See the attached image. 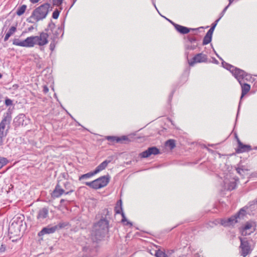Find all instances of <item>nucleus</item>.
<instances>
[{
	"mask_svg": "<svg viewBox=\"0 0 257 257\" xmlns=\"http://www.w3.org/2000/svg\"><path fill=\"white\" fill-rule=\"evenodd\" d=\"M48 37L47 33L42 32L39 36L28 37L23 41L16 39L13 41V44L16 46L27 48L33 47L35 45L42 47L48 43Z\"/></svg>",
	"mask_w": 257,
	"mask_h": 257,
	"instance_id": "1",
	"label": "nucleus"
},
{
	"mask_svg": "<svg viewBox=\"0 0 257 257\" xmlns=\"http://www.w3.org/2000/svg\"><path fill=\"white\" fill-rule=\"evenodd\" d=\"M52 11V7L48 3L43 4L36 8L32 12L27 21L30 23H34L45 19L49 12Z\"/></svg>",
	"mask_w": 257,
	"mask_h": 257,
	"instance_id": "2",
	"label": "nucleus"
},
{
	"mask_svg": "<svg viewBox=\"0 0 257 257\" xmlns=\"http://www.w3.org/2000/svg\"><path fill=\"white\" fill-rule=\"evenodd\" d=\"M247 208V206H245L241 208L237 213L230 217L227 219H222L221 220V224L224 227L233 226L238 222V218H242L245 215V208Z\"/></svg>",
	"mask_w": 257,
	"mask_h": 257,
	"instance_id": "3",
	"label": "nucleus"
},
{
	"mask_svg": "<svg viewBox=\"0 0 257 257\" xmlns=\"http://www.w3.org/2000/svg\"><path fill=\"white\" fill-rule=\"evenodd\" d=\"M110 177L107 175L101 176L90 182L84 183L90 188L94 189H99L107 186L110 181Z\"/></svg>",
	"mask_w": 257,
	"mask_h": 257,
	"instance_id": "4",
	"label": "nucleus"
},
{
	"mask_svg": "<svg viewBox=\"0 0 257 257\" xmlns=\"http://www.w3.org/2000/svg\"><path fill=\"white\" fill-rule=\"evenodd\" d=\"M24 216L18 217L13 221L9 226V231L10 233L15 235H18L20 231V227L22 225V221Z\"/></svg>",
	"mask_w": 257,
	"mask_h": 257,
	"instance_id": "5",
	"label": "nucleus"
},
{
	"mask_svg": "<svg viewBox=\"0 0 257 257\" xmlns=\"http://www.w3.org/2000/svg\"><path fill=\"white\" fill-rule=\"evenodd\" d=\"M239 239L240 241V245L239 246L240 248V255L243 257H245L251 253V249L250 245L246 238H242V237H239Z\"/></svg>",
	"mask_w": 257,
	"mask_h": 257,
	"instance_id": "6",
	"label": "nucleus"
},
{
	"mask_svg": "<svg viewBox=\"0 0 257 257\" xmlns=\"http://www.w3.org/2000/svg\"><path fill=\"white\" fill-rule=\"evenodd\" d=\"M231 73L239 84H241V82L244 81V79H247V77L249 76L243 70L237 68H233Z\"/></svg>",
	"mask_w": 257,
	"mask_h": 257,
	"instance_id": "7",
	"label": "nucleus"
},
{
	"mask_svg": "<svg viewBox=\"0 0 257 257\" xmlns=\"http://www.w3.org/2000/svg\"><path fill=\"white\" fill-rule=\"evenodd\" d=\"M207 56L206 55L200 53L195 55L193 58L188 61V64L190 66H193L196 63H205L207 61Z\"/></svg>",
	"mask_w": 257,
	"mask_h": 257,
	"instance_id": "8",
	"label": "nucleus"
},
{
	"mask_svg": "<svg viewBox=\"0 0 257 257\" xmlns=\"http://www.w3.org/2000/svg\"><path fill=\"white\" fill-rule=\"evenodd\" d=\"M93 228L100 229L102 234L107 233L108 231V221L105 218H101L94 224Z\"/></svg>",
	"mask_w": 257,
	"mask_h": 257,
	"instance_id": "9",
	"label": "nucleus"
},
{
	"mask_svg": "<svg viewBox=\"0 0 257 257\" xmlns=\"http://www.w3.org/2000/svg\"><path fill=\"white\" fill-rule=\"evenodd\" d=\"M12 120V115L10 111L4 113V117L0 122V128L8 131Z\"/></svg>",
	"mask_w": 257,
	"mask_h": 257,
	"instance_id": "10",
	"label": "nucleus"
},
{
	"mask_svg": "<svg viewBox=\"0 0 257 257\" xmlns=\"http://www.w3.org/2000/svg\"><path fill=\"white\" fill-rule=\"evenodd\" d=\"M29 122L30 119L23 113L19 114L14 119V123L16 126H19L20 125L26 126Z\"/></svg>",
	"mask_w": 257,
	"mask_h": 257,
	"instance_id": "11",
	"label": "nucleus"
},
{
	"mask_svg": "<svg viewBox=\"0 0 257 257\" xmlns=\"http://www.w3.org/2000/svg\"><path fill=\"white\" fill-rule=\"evenodd\" d=\"M63 223H60L58 225L54 226L48 225L44 227L41 231L38 233L39 236L43 235L46 234H50L54 233L56 230L61 228L63 227Z\"/></svg>",
	"mask_w": 257,
	"mask_h": 257,
	"instance_id": "12",
	"label": "nucleus"
},
{
	"mask_svg": "<svg viewBox=\"0 0 257 257\" xmlns=\"http://www.w3.org/2000/svg\"><path fill=\"white\" fill-rule=\"evenodd\" d=\"M160 153L159 149L156 147L149 148L145 151L140 153L139 156L141 158H146L149 157L151 155H156Z\"/></svg>",
	"mask_w": 257,
	"mask_h": 257,
	"instance_id": "13",
	"label": "nucleus"
},
{
	"mask_svg": "<svg viewBox=\"0 0 257 257\" xmlns=\"http://www.w3.org/2000/svg\"><path fill=\"white\" fill-rule=\"evenodd\" d=\"M102 231L100 229L97 228H93L92 231V236L93 239L95 240V241L100 240L103 237H105L106 233H101Z\"/></svg>",
	"mask_w": 257,
	"mask_h": 257,
	"instance_id": "14",
	"label": "nucleus"
},
{
	"mask_svg": "<svg viewBox=\"0 0 257 257\" xmlns=\"http://www.w3.org/2000/svg\"><path fill=\"white\" fill-rule=\"evenodd\" d=\"M237 144L238 148L236 152L238 153L248 152L251 149L250 146L243 144L238 139H237Z\"/></svg>",
	"mask_w": 257,
	"mask_h": 257,
	"instance_id": "15",
	"label": "nucleus"
},
{
	"mask_svg": "<svg viewBox=\"0 0 257 257\" xmlns=\"http://www.w3.org/2000/svg\"><path fill=\"white\" fill-rule=\"evenodd\" d=\"M49 210L46 207H44L39 211L37 218L40 220H42L48 216Z\"/></svg>",
	"mask_w": 257,
	"mask_h": 257,
	"instance_id": "16",
	"label": "nucleus"
},
{
	"mask_svg": "<svg viewBox=\"0 0 257 257\" xmlns=\"http://www.w3.org/2000/svg\"><path fill=\"white\" fill-rule=\"evenodd\" d=\"M241 87V95L240 98L242 99L250 90V85L245 83L244 81L240 84Z\"/></svg>",
	"mask_w": 257,
	"mask_h": 257,
	"instance_id": "17",
	"label": "nucleus"
},
{
	"mask_svg": "<svg viewBox=\"0 0 257 257\" xmlns=\"http://www.w3.org/2000/svg\"><path fill=\"white\" fill-rule=\"evenodd\" d=\"M110 162V161L105 160L99 164L93 171L95 174H97L104 170L107 167Z\"/></svg>",
	"mask_w": 257,
	"mask_h": 257,
	"instance_id": "18",
	"label": "nucleus"
},
{
	"mask_svg": "<svg viewBox=\"0 0 257 257\" xmlns=\"http://www.w3.org/2000/svg\"><path fill=\"white\" fill-rule=\"evenodd\" d=\"M174 27L178 32L183 34H187L190 32L189 28L178 24H174Z\"/></svg>",
	"mask_w": 257,
	"mask_h": 257,
	"instance_id": "19",
	"label": "nucleus"
},
{
	"mask_svg": "<svg viewBox=\"0 0 257 257\" xmlns=\"http://www.w3.org/2000/svg\"><path fill=\"white\" fill-rule=\"evenodd\" d=\"M122 202L121 200H119L117 202V205H118L119 204L120 207H118L116 206L115 207V213L117 214H121L122 218H123L125 217V214L124 212L122 211V206H121Z\"/></svg>",
	"mask_w": 257,
	"mask_h": 257,
	"instance_id": "20",
	"label": "nucleus"
},
{
	"mask_svg": "<svg viewBox=\"0 0 257 257\" xmlns=\"http://www.w3.org/2000/svg\"><path fill=\"white\" fill-rule=\"evenodd\" d=\"M17 30L16 27L15 26H12L9 30V31L7 32V33L6 34L5 38H4V41H7L9 38L12 36Z\"/></svg>",
	"mask_w": 257,
	"mask_h": 257,
	"instance_id": "21",
	"label": "nucleus"
},
{
	"mask_svg": "<svg viewBox=\"0 0 257 257\" xmlns=\"http://www.w3.org/2000/svg\"><path fill=\"white\" fill-rule=\"evenodd\" d=\"M95 175L96 174L94 171L90 172L86 174L81 175L79 178V180L81 181L84 179H87L90 178Z\"/></svg>",
	"mask_w": 257,
	"mask_h": 257,
	"instance_id": "22",
	"label": "nucleus"
},
{
	"mask_svg": "<svg viewBox=\"0 0 257 257\" xmlns=\"http://www.w3.org/2000/svg\"><path fill=\"white\" fill-rule=\"evenodd\" d=\"M252 225L251 223L249 222H247L245 225L243 227L242 231H241V234L242 235H246L247 234H249L250 232L247 233V230L251 228Z\"/></svg>",
	"mask_w": 257,
	"mask_h": 257,
	"instance_id": "23",
	"label": "nucleus"
},
{
	"mask_svg": "<svg viewBox=\"0 0 257 257\" xmlns=\"http://www.w3.org/2000/svg\"><path fill=\"white\" fill-rule=\"evenodd\" d=\"M165 145L170 148L171 150L173 149L176 147L175 141L173 139H170L168 140Z\"/></svg>",
	"mask_w": 257,
	"mask_h": 257,
	"instance_id": "24",
	"label": "nucleus"
},
{
	"mask_svg": "<svg viewBox=\"0 0 257 257\" xmlns=\"http://www.w3.org/2000/svg\"><path fill=\"white\" fill-rule=\"evenodd\" d=\"M27 9V6L25 5H23L22 6L18 8L17 11V15L20 16L22 15L25 12Z\"/></svg>",
	"mask_w": 257,
	"mask_h": 257,
	"instance_id": "25",
	"label": "nucleus"
},
{
	"mask_svg": "<svg viewBox=\"0 0 257 257\" xmlns=\"http://www.w3.org/2000/svg\"><path fill=\"white\" fill-rule=\"evenodd\" d=\"M212 39V37L210 36H209L207 34L205 36L203 40V45H206L208 44H209L211 41Z\"/></svg>",
	"mask_w": 257,
	"mask_h": 257,
	"instance_id": "26",
	"label": "nucleus"
},
{
	"mask_svg": "<svg viewBox=\"0 0 257 257\" xmlns=\"http://www.w3.org/2000/svg\"><path fill=\"white\" fill-rule=\"evenodd\" d=\"M106 139L111 143H118V137L115 136H107Z\"/></svg>",
	"mask_w": 257,
	"mask_h": 257,
	"instance_id": "27",
	"label": "nucleus"
},
{
	"mask_svg": "<svg viewBox=\"0 0 257 257\" xmlns=\"http://www.w3.org/2000/svg\"><path fill=\"white\" fill-rule=\"evenodd\" d=\"M155 255L156 257H168L164 252L160 249L155 251Z\"/></svg>",
	"mask_w": 257,
	"mask_h": 257,
	"instance_id": "28",
	"label": "nucleus"
},
{
	"mask_svg": "<svg viewBox=\"0 0 257 257\" xmlns=\"http://www.w3.org/2000/svg\"><path fill=\"white\" fill-rule=\"evenodd\" d=\"M8 161L7 158L0 157V169L7 164Z\"/></svg>",
	"mask_w": 257,
	"mask_h": 257,
	"instance_id": "29",
	"label": "nucleus"
},
{
	"mask_svg": "<svg viewBox=\"0 0 257 257\" xmlns=\"http://www.w3.org/2000/svg\"><path fill=\"white\" fill-rule=\"evenodd\" d=\"M60 181H58V183L56 186L55 190L53 191V193H63V190L60 186Z\"/></svg>",
	"mask_w": 257,
	"mask_h": 257,
	"instance_id": "30",
	"label": "nucleus"
},
{
	"mask_svg": "<svg viewBox=\"0 0 257 257\" xmlns=\"http://www.w3.org/2000/svg\"><path fill=\"white\" fill-rule=\"evenodd\" d=\"M130 140L127 136H123L118 137V143L129 142Z\"/></svg>",
	"mask_w": 257,
	"mask_h": 257,
	"instance_id": "31",
	"label": "nucleus"
},
{
	"mask_svg": "<svg viewBox=\"0 0 257 257\" xmlns=\"http://www.w3.org/2000/svg\"><path fill=\"white\" fill-rule=\"evenodd\" d=\"M7 130H2L0 128V137L5 138L8 134Z\"/></svg>",
	"mask_w": 257,
	"mask_h": 257,
	"instance_id": "32",
	"label": "nucleus"
},
{
	"mask_svg": "<svg viewBox=\"0 0 257 257\" xmlns=\"http://www.w3.org/2000/svg\"><path fill=\"white\" fill-rule=\"evenodd\" d=\"M59 15V11L58 10H55L52 14V17L54 19H57Z\"/></svg>",
	"mask_w": 257,
	"mask_h": 257,
	"instance_id": "33",
	"label": "nucleus"
},
{
	"mask_svg": "<svg viewBox=\"0 0 257 257\" xmlns=\"http://www.w3.org/2000/svg\"><path fill=\"white\" fill-rule=\"evenodd\" d=\"M5 103L7 106L12 105L13 104V101L11 99L7 98Z\"/></svg>",
	"mask_w": 257,
	"mask_h": 257,
	"instance_id": "34",
	"label": "nucleus"
},
{
	"mask_svg": "<svg viewBox=\"0 0 257 257\" xmlns=\"http://www.w3.org/2000/svg\"><path fill=\"white\" fill-rule=\"evenodd\" d=\"M121 222L123 223H124L125 222H126V223L124 224L125 225H130L131 226L133 225L132 223L130 221H128L125 217L122 218Z\"/></svg>",
	"mask_w": 257,
	"mask_h": 257,
	"instance_id": "35",
	"label": "nucleus"
},
{
	"mask_svg": "<svg viewBox=\"0 0 257 257\" xmlns=\"http://www.w3.org/2000/svg\"><path fill=\"white\" fill-rule=\"evenodd\" d=\"M255 204H257V198L249 202L248 203V205H249L250 207H251L252 206L254 205Z\"/></svg>",
	"mask_w": 257,
	"mask_h": 257,
	"instance_id": "36",
	"label": "nucleus"
},
{
	"mask_svg": "<svg viewBox=\"0 0 257 257\" xmlns=\"http://www.w3.org/2000/svg\"><path fill=\"white\" fill-rule=\"evenodd\" d=\"M5 250H6V246L4 244H2L0 245V253H2L3 252H5Z\"/></svg>",
	"mask_w": 257,
	"mask_h": 257,
	"instance_id": "37",
	"label": "nucleus"
},
{
	"mask_svg": "<svg viewBox=\"0 0 257 257\" xmlns=\"http://www.w3.org/2000/svg\"><path fill=\"white\" fill-rule=\"evenodd\" d=\"M214 29H213V28H211L207 32V33H206L207 35H209V36H210L212 37V34L213 33V31H214Z\"/></svg>",
	"mask_w": 257,
	"mask_h": 257,
	"instance_id": "38",
	"label": "nucleus"
},
{
	"mask_svg": "<svg viewBox=\"0 0 257 257\" xmlns=\"http://www.w3.org/2000/svg\"><path fill=\"white\" fill-rule=\"evenodd\" d=\"M109 211L108 210V209H104L103 210V213L104 214V215H105V216L106 217L107 216H109L110 214H109Z\"/></svg>",
	"mask_w": 257,
	"mask_h": 257,
	"instance_id": "39",
	"label": "nucleus"
},
{
	"mask_svg": "<svg viewBox=\"0 0 257 257\" xmlns=\"http://www.w3.org/2000/svg\"><path fill=\"white\" fill-rule=\"evenodd\" d=\"M55 5L59 6L61 5L63 2V0H53Z\"/></svg>",
	"mask_w": 257,
	"mask_h": 257,
	"instance_id": "40",
	"label": "nucleus"
},
{
	"mask_svg": "<svg viewBox=\"0 0 257 257\" xmlns=\"http://www.w3.org/2000/svg\"><path fill=\"white\" fill-rule=\"evenodd\" d=\"M43 91L44 93H47L49 91V88L47 86L45 85L43 87Z\"/></svg>",
	"mask_w": 257,
	"mask_h": 257,
	"instance_id": "41",
	"label": "nucleus"
},
{
	"mask_svg": "<svg viewBox=\"0 0 257 257\" xmlns=\"http://www.w3.org/2000/svg\"><path fill=\"white\" fill-rule=\"evenodd\" d=\"M5 138H4V137H0V146H2L4 145Z\"/></svg>",
	"mask_w": 257,
	"mask_h": 257,
	"instance_id": "42",
	"label": "nucleus"
},
{
	"mask_svg": "<svg viewBox=\"0 0 257 257\" xmlns=\"http://www.w3.org/2000/svg\"><path fill=\"white\" fill-rule=\"evenodd\" d=\"M50 46V50L52 51L54 50V48H55V45H54V43H51L50 44V46Z\"/></svg>",
	"mask_w": 257,
	"mask_h": 257,
	"instance_id": "43",
	"label": "nucleus"
},
{
	"mask_svg": "<svg viewBox=\"0 0 257 257\" xmlns=\"http://www.w3.org/2000/svg\"><path fill=\"white\" fill-rule=\"evenodd\" d=\"M218 21H219V19L216 20L215 21V22L214 24H212V26L211 28H213V29H214L215 27H216V26L217 25V23L218 22Z\"/></svg>",
	"mask_w": 257,
	"mask_h": 257,
	"instance_id": "44",
	"label": "nucleus"
},
{
	"mask_svg": "<svg viewBox=\"0 0 257 257\" xmlns=\"http://www.w3.org/2000/svg\"><path fill=\"white\" fill-rule=\"evenodd\" d=\"M40 0H30V2L32 4L38 3Z\"/></svg>",
	"mask_w": 257,
	"mask_h": 257,
	"instance_id": "45",
	"label": "nucleus"
},
{
	"mask_svg": "<svg viewBox=\"0 0 257 257\" xmlns=\"http://www.w3.org/2000/svg\"><path fill=\"white\" fill-rule=\"evenodd\" d=\"M57 195L55 196L56 197H59L61 195H62V194L61 193H60V194H56Z\"/></svg>",
	"mask_w": 257,
	"mask_h": 257,
	"instance_id": "46",
	"label": "nucleus"
},
{
	"mask_svg": "<svg viewBox=\"0 0 257 257\" xmlns=\"http://www.w3.org/2000/svg\"><path fill=\"white\" fill-rule=\"evenodd\" d=\"M234 0H229V5L231 4Z\"/></svg>",
	"mask_w": 257,
	"mask_h": 257,
	"instance_id": "47",
	"label": "nucleus"
},
{
	"mask_svg": "<svg viewBox=\"0 0 257 257\" xmlns=\"http://www.w3.org/2000/svg\"><path fill=\"white\" fill-rule=\"evenodd\" d=\"M63 201H64L63 199H61V201H60V202L62 203Z\"/></svg>",
	"mask_w": 257,
	"mask_h": 257,
	"instance_id": "48",
	"label": "nucleus"
},
{
	"mask_svg": "<svg viewBox=\"0 0 257 257\" xmlns=\"http://www.w3.org/2000/svg\"><path fill=\"white\" fill-rule=\"evenodd\" d=\"M2 77V75L0 73V78Z\"/></svg>",
	"mask_w": 257,
	"mask_h": 257,
	"instance_id": "49",
	"label": "nucleus"
},
{
	"mask_svg": "<svg viewBox=\"0 0 257 257\" xmlns=\"http://www.w3.org/2000/svg\"><path fill=\"white\" fill-rule=\"evenodd\" d=\"M15 85H13V87H15ZM16 87H18V85H16Z\"/></svg>",
	"mask_w": 257,
	"mask_h": 257,
	"instance_id": "50",
	"label": "nucleus"
},
{
	"mask_svg": "<svg viewBox=\"0 0 257 257\" xmlns=\"http://www.w3.org/2000/svg\"><path fill=\"white\" fill-rule=\"evenodd\" d=\"M58 31H61V30H60L59 29H58Z\"/></svg>",
	"mask_w": 257,
	"mask_h": 257,
	"instance_id": "51",
	"label": "nucleus"
}]
</instances>
